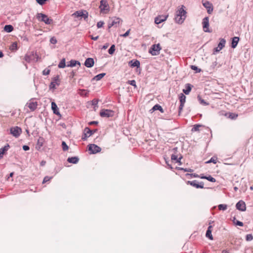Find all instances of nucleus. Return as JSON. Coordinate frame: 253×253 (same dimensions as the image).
I'll return each instance as SVG.
<instances>
[{
    "instance_id": "nucleus-1",
    "label": "nucleus",
    "mask_w": 253,
    "mask_h": 253,
    "mask_svg": "<svg viewBox=\"0 0 253 253\" xmlns=\"http://www.w3.org/2000/svg\"><path fill=\"white\" fill-rule=\"evenodd\" d=\"M185 6L182 5L180 8L176 11L175 21L176 23L181 24L183 23L186 17V11L184 10Z\"/></svg>"
},
{
    "instance_id": "nucleus-2",
    "label": "nucleus",
    "mask_w": 253,
    "mask_h": 253,
    "mask_svg": "<svg viewBox=\"0 0 253 253\" xmlns=\"http://www.w3.org/2000/svg\"><path fill=\"white\" fill-rule=\"evenodd\" d=\"M37 18L41 21L44 22L46 24H50L52 23V20L43 13H38Z\"/></svg>"
},
{
    "instance_id": "nucleus-3",
    "label": "nucleus",
    "mask_w": 253,
    "mask_h": 253,
    "mask_svg": "<svg viewBox=\"0 0 253 253\" xmlns=\"http://www.w3.org/2000/svg\"><path fill=\"white\" fill-rule=\"evenodd\" d=\"M100 12L103 13H107L109 11V5L107 1L105 0H101L100 1V5L99 6Z\"/></svg>"
},
{
    "instance_id": "nucleus-4",
    "label": "nucleus",
    "mask_w": 253,
    "mask_h": 253,
    "mask_svg": "<svg viewBox=\"0 0 253 253\" xmlns=\"http://www.w3.org/2000/svg\"><path fill=\"white\" fill-rule=\"evenodd\" d=\"M161 50V47L159 43L157 44H153L152 45L149 49V53L152 55H158L160 54V51Z\"/></svg>"
},
{
    "instance_id": "nucleus-5",
    "label": "nucleus",
    "mask_w": 253,
    "mask_h": 253,
    "mask_svg": "<svg viewBox=\"0 0 253 253\" xmlns=\"http://www.w3.org/2000/svg\"><path fill=\"white\" fill-rule=\"evenodd\" d=\"M72 16H74L75 17H82L84 19H86L88 18V13L85 10H78L74 12L72 14Z\"/></svg>"
},
{
    "instance_id": "nucleus-6",
    "label": "nucleus",
    "mask_w": 253,
    "mask_h": 253,
    "mask_svg": "<svg viewBox=\"0 0 253 253\" xmlns=\"http://www.w3.org/2000/svg\"><path fill=\"white\" fill-rule=\"evenodd\" d=\"M114 112L111 110L102 109L100 112V115L101 117L109 118L113 116Z\"/></svg>"
},
{
    "instance_id": "nucleus-7",
    "label": "nucleus",
    "mask_w": 253,
    "mask_h": 253,
    "mask_svg": "<svg viewBox=\"0 0 253 253\" xmlns=\"http://www.w3.org/2000/svg\"><path fill=\"white\" fill-rule=\"evenodd\" d=\"M60 81L59 76L57 75L52 79V82L50 83L49 85L50 89H55L56 88V85H59Z\"/></svg>"
},
{
    "instance_id": "nucleus-8",
    "label": "nucleus",
    "mask_w": 253,
    "mask_h": 253,
    "mask_svg": "<svg viewBox=\"0 0 253 253\" xmlns=\"http://www.w3.org/2000/svg\"><path fill=\"white\" fill-rule=\"evenodd\" d=\"M179 99L180 102V104L179 105L178 110V113L179 115L181 111H182L183 108L184 106V104L186 101V96L183 93H180L179 94Z\"/></svg>"
},
{
    "instance_id": "nucleus-9",
    "label": "nucleus",
    "mask_w": 253,
    "mask_h": 253,
    "mask_svg": "<svg viewBox=\"0 0 253 253\" xmlns=\"http://www.w3.org/2000/svg\"><path fill=\"white\" fill-rule=\"evenodd\" d=\"M88 150L90 154H96L100 152L101 148L95 144H92L88 145Z\"/></svg>"
},
{
    "instance_id": "nucleus-10",
    "label": "nucleus",
    "mask_w": 253,
    "mask_h": 253,
    "mask_svg": "<svg viewBox=\"0 0 253 253\" xmlns=\"http://www.w3.org/2000/svg\"><path fill=\"white\" fill-rule=\"evenodd\" d=\"M21 132L22 129L18 126L13 127L10 129V133L15 137L19 136Z\"/></svg>"
},
{
    "instance_id": "nucleus-11",
    "label": "nucleus",
    "mask_w": 253,
    "mask_h": 253,
    "mask_svg": "<svg viewBox=\"0 0 253 253\" xmlns=\"http://www.w3.org/2000/svg\"><path fill=\"white\" fill-rule=\"evenodd\" d=\"M203 28L204 32L210 33L211 31L209 30V19L208 17H206L203 19Z\"/></svg>"
},
{
    "instance_id": "nucleus-12",
    "label": "nucleus",
    "mask_w": 253,
    "mask_h": 253,
    "mask_svg": "<svg viewBox=\"0 0 253 253\" xmlns=\"http://www.w3.org/2000/svg\"><path fill=\"white\" fill-rule=\"evenodd\" d=\"M121 21V19L119 17H113L111 19V22L109 23L108 28H110L112 26L118 27L119 25L120 22Z\"/></svg>"
},
{
    "instance_id": "nucleus-13",
    "label": "nucleus",
    "mask_w": 253,
    "mask_h": 253,
    "mask_svg": "<svg viewBox=\"0 0 253 253\" xmlns=\"http://www.w3.org/2000/svg\"><path fill=\"white\" fill-rule=\"evenodd\" d=\"M188 184H190L191 186L196 187V188H204V183L203 182L199 183L198 181L195 180L192 181H188Z\"/></svg>"
},
{
    "instance_id": "nucleus-14",
    "label": "nucleus",
    "mask_w": 253,
    "mask_h": 253,
    "mask_svg": "<svg viewBox=\"0 0 253 253\" xmlns=\"http://www.w3.org/2000/svg\"><path fill=\"white\" fill-rule=\"evenodd\" d=\"M96 130L92 131L90 130L88 127H86L84 129V136L82 137V139L85 140L86 138L91 136L94 132H95Z\"/></svg>"
},
{
    "instance_id": "nucleus-15",
    "label": "nucleus",
    "mask_w": 253,
    "mask_h": 253,
    "mask_svg": "<svg viewBox=\"0 0 253 253\" xmlns=\"http://www.w3.org/2000/svg\"><path fill=\"white\" fill-rule=\"evenodd\" d=\"M27 105L31 111H33L37 108L38 103L37 101H34V100L31 99L27 102Z\"/></svg>"
},
{
    "instance_id": "nucleus-16",
    "label": "nucleus",
    "mask_w": 253,
    "mask_h": 253,
    "mask_svg": "<svg viewBox=\"0 0 253 253\" xmlns=\"http://www.w3.org/2000/svg\"><path fill=\"white\" fill-rule=\"evenodd\" d=\"M236 208L237 210L244 211L246 210V207L245 203L242 201L240 200L239 201L236 205Z\"/></svg>"
},
{
    "instance_id": "nucleus-17",
    "label": "nucleus",
    "mask_w": 253,
    "mask_h": 253,
    "mask_svg": "<svg viewBox=\"0 0 253 253\" xmlns=\"http://www.w3.org/2000/svg\"><path fill=\"white\" fill-rule=\"evenodd\" d=\"M225 43L226 41L224 39H221L217 47L214 49V53L218 52L221 50L225 46Z\"/></svg>"
},
{
    "instance_id": "nucleus-18",
    "label": "nucleus",
    "mask_w": 253,
    "mask_h": 253,
    "mask_svg": "<svg viewBox=\"0 0 253 253\" xmlns=\"http://www.w3.org/2000/svg\"><path fill=\"white\" fill-rule=\"evenodd\" d=\"M168 17V15H159L155 18V23L157 24H160L161 23L166 21Z\"/></svg>"
},
{
    "instance_id": "nucleus-19",
    "label": "nucleus",
    "mask_w": 253,
    "mask_h": 253,
    "mask_svg": "<svg viewBox=\"0 0 253 253\" xmlns=\"http://www.w3.org/2000/svg\"><path fill=\"white\" fill-rule=\"evenodd\" d=\"M94 61L93 59L92 58H88L85 60L84 65L87 68H91L94 65Z\"/></svg>"
},
{
    "instance_id": "nucleus-20",
    "label": "nucleus",
    "mask_w": 253,
    "mask_h": 253,
    "mask_svg": "<svg viewBox=\"0 0 253 253\" xmlns=\"http://www.w3.org/2000/svg\"><path fill=\"white\" fill-rule=\"evenodd\" d=\"M204 6L207 9V12L209 14H211L213 11V8L211 3L209 1H206L203 3Z\"/></svg>"
},
{
    "instance_id": "nucleus-21",
    "label": "nucleus",
    "mask_w": 253,
    "mask_h": 253,
    "mask_svg": "<svg viewBox=\"0 0 253 253\" xmlns=\"http://www.w3.org/2000/svg\"><path fill=\"white\" fill-rule=\"evenodd\" d=\"M44 142V138L42 137H40L38 139V141L36 145V149L38 150H40L42 147Z\"/></svg>"
},
{
    "instance_id": "nucleus-22",
    "label": "nucleus",
    "mask_w": 253,
    "mask_h": 253,
    "mask_svg": "<svg viewBox=\"0 0 253 253\" xmlns=\"http://www.w3.org/2000/svg\"><path fill=\"white\" fill-rule=\"evenodd\" d=\"M51 109H52L54 114L57 115H60V113L58 111V108L57 107V106L54 102H51Z\"/></svg>"
},
{
    "instance_id": "nucleus-23",
    "label": "nucleus",
    "mask_w": 253,
    "mask_h": 253,
    "mask_svg": "<svg viewBox=\"0 0 253 253\" xmlns=\"http://www.w3.org/2000/svg\"><path fill=\"white\" fill-rule=\"evenodd\" d=\"M76 65H81V63L79 61H76L75 60H71L69 63H67V66L73 67H75Z\"/></svg>"
},
{
    "instance_id": "nucleus-24",
    "label": "nucleus",
    "mask_w": 253,
    "mask_h": 253,
    "mask_svg": "<svg viewBox=\"0 0 253 253\" xmlns=\"http://www.w3.org/2000/svg\"><path fill=\"white\" fill-rule=\"evenodd\" d=\"M239 41V38L238 37H234L232 38V44H231V47L233 48H235L236 47Z\"/></svg>"
},
{
    "instance_id": "nucleus-25",
    "label": "nucleus",
    "mask_w": 253,
    "mask_h": 253,
    "mask_svg": "<svg viewBox=\"0 0 253 253\" xmlns=\"http://www.w3.org/2000/svg\"><path fill=\"white\" fill-rule=\"evenodd\" d=\"M9 148V145L7 144L0 149V159L3 157L4 153L8 150Z\"/></svg>"
},
{
    "instance_id": "nucleus-26",
    "label": "nucleus",
    "mask_w": 253,
    "mask_h": 253,
    "mask_svg": "<svg viewBox=\"0 0 253 253\" xmlns=\"http://www.w3.org/2000/svg\"><path fill=\"white\" fill-rule=\"evenodd\" d=\"M79 159L77 157H69L67 159V161L70 163L76 164L78 163Z\"/></svg>"
},
{
    "instance_id": "nucleus-27",
    "label": "nucleus",
    "mask_w": 253,
    "mask_h": 253,
    "mask_svg": "<svg viewBox=\"0 0 253 253\" xmlns=\"http://www.w3.org/2000/svg\"><path fill=\"white\" fill-rule=\"evenodd\" d=\"M129 65L132 67H139L140 66V62L137 60L134 61L131 60L129 62Z\"/></svg>"
},
{
    "instance_id": "nucleus-28",
    "label": "nucleus",
    "mask_w": 253,
    "mask_h": 253,
    "mask_svg": "<svg viewBox=\"0 0 253 253\" xmlns=\"http://www.w3.org/2000/svg\"><path fill=\"white\" fill-rule=\"evenodd\" d=\"M191 90V85L190 84H186V88L183 89V92L185 94H189Z\"/></svg>"
},
{
    "instance_id": "nucleus-29",
    "label": "nucleus",
    "mask_w": 253,
    "mask_h": 253,
    "mask_svg": "<svg viewBox=\"0 0 253 253\" xmlns=\"http://www.w3.org/2000/svg\"><path fill=\"white\" fill-rule=\"evenodd\" d=\"M151 110H152L153 111H154L155 110H159L161 113H163L164 112V110L162 108V106H160L159 104H156V105H154L153 107V108L151 109Z\"/></svg>"
},
{
    "instance_id": "nucleus-30",
    "label": "nucleus",
    "mask_w": 253,
    "mask_h": 253,
    "mask_svg": "<svg viewBox=\"0 0 253 253\" xmlns=\"http://www.w3.org/2000/svg\"><path fill=\"white\" fill-rule=\"evenodd\" d=\"M4 30L7 33H10L13 30V27L11 25H6L4 27Z\"/></svg>"
},
{
    "instance_id": "nucleus-31",
    "label": "nucleus",
    "mask_w": 253,
    "mask_h": 253,
    "mask_svg": "<svg viewBox=\"0 0 253 253\" xmlns=\"http://www.w3.org/2000/svg\"><path fill=\"white\" fill-rule=\"evenodd\" d=\"M197 98L201 104L204 106H207L209 105V103L205 101L204 99H203L200 95H198L197 96Z\"/></svg>"
},
{
    "instance_id": "nucleus-32",
    "label": "nucleus",
    "mask_w": 253,
    "mask_h": 253,
    "mask_svg": "<svg viewBox=\"0 0 253 253\" xmlns=\"http://www.w3.org/2000/svg\"><path fill=\"white\" fill-rule=\"evenodd\" d=\"M105 75H106L105 73H101V74H98L97 75L95 76L93 78V80L97 81H99L102 78H103L105 76Z\"/></svg>"
},
{
    "instance_id": "nucleus-33",
    "label": "nucleus",
    "mask_w": 253,
    "mask_h": 253,
    "mask_svg": "<svg viewBox=\"0 0 253 253\" xmlns=\"http://www.w3.org/2000/svg\"><path fill=\"white\" fill-rule=\"evenodd\" d=\"M66 60L65 58L62 59V60L59 62L58 67L59 68H64L66 66Z\"/></svg>"
},
{
    "instance_id": "nucleus-34",
    "label": "nucleus",
    "mask_w": 253,
    "mask_h": 253,
    "mask_svg": "<svg viewBox=\"0 0 253 253\" xmlns=\"http://www.w3.org/2000/svg\"><path fill=\"white\" fill-rule=\"evenodd\" d=\"M9 49L11 51H14L17 50V44L16 42H13L12 44L10 45Z\"/></svg>"
},
{
    "instance_id": "nucleus-35",
    "label": "nucleus",
    "mask_w": 253,
    "mask_h": 253,
    "mask_svg": "<svg viewBox=\"0 0 253 253\" xmlns=\"http://www.w3.org/2000/svg\"><path fill=\"white\" fill-rule=\"evenodd\" d=\"M115 51V45L114 44H112L108 50V53L109 54L112 55L113 54H114Z\"/></svg>"
},
{
    "instance_id": "nucleus-36",
    "label": "nucleus",
    "mask_w": 253,
    "mask_h": 253,
    "mask_svg": "<svg viewBox=\"0 0 253 253\" xmlns=\"http://www.w3.org/2000/svg\"><path fill=\"white\" fill-rule=\"evenodd\" d=\"M88 91H87L85 89H79L78 93L82 96H86L88 94Z\"/></svg>"
},
{
    "instance_id": "nucleus-37",
    "label": "nucleus",
    "mask_w": 253,
    "mask_h": 253,
    "mask_svg": "<svg viewBox=\"0 0 253 253\" xmlns=\"http://www.w3.org/2000/svg\"><path fill=\"white\" fill-rule=\"evenodd\" d=\"M182 158L181 157H180L178 159L177 158V156L174 154H172L171 156V159L172 160H175L176 163H180V160Z\"/></svg>"
},
{
    "instance_id": "nucleus-38",
    "label": "nucleus",
    "mask_w": 253,
    "mask_h": 253,
    "mask_svg": "<svg viewBox=\"0 0 253 253\" xmlns=\"http://www.w3.org/2000/svg\"><path fill=\"white\" fill-rule=\"evenodd\" d=\"M218 209L221 211H225L227 208V206L225 204H220L218 206Z\"/></svg>"
},
{
    "instance_id": "nucleus-39",
    "label": "nucleus",
    "mask_w": 253,
    "mask_h": 253,
    "mask_svg": "<svg viewBox=\"0 0 253 253\" xmlns=\"http://www.w3.org/2000/svg\"><path fill=\"white\" fill-rule=\"evenodd\" d=\"M206 236L210 239L212 240L213 238L211 234V230H207Z\"/></svg>"
},
{
    "instance_id": "nucleus-40",
    "label": "nucleus",
    "mask_w": 253,
    "mask_h": 253,
    "mask_svg": "<svg viewBox=\"0 0 253 253\" xmlns=\"http://www.w3.org/2000/svg\"><path fill=\"white\" fill-rule=\"evenodd\" d=\"M62 149L64 151H66L68 150V148H69L68 146L66 144V143L65 141H62Z\"/></svg>"
},
{
    "instance_id": "nucleus-41",
    "label": "nucleus",
    "mask_w": 253,
    "mask_h": 253,
    "mask_svg": "<svg viewBox=\"0 0 253 253\" xmlns=\"http://www.w3.org/2000/svg\"><path fill=\"white\" fill-rule=\"evenodd\" d=\"M213 163V164H216L217 163V158H214V157H212L211 158V159L210 160H209L208 161L206 162V164H209V163Z\"/></svg>"
},
{
    "instance_id": "nucleus-42",
    "label": "nucleus",
    "mask_w": 253,
    "mask_h": 253,
    "mask_svg": "<svg viewBox=\"0 0 253 253\" xmlns=\"http://www.w3.org/2000/svg\"><path fill=\"white\" fill-rule=\"evenodd\" d=\"M191 68L195 70L196 71V73H200L201 71V69L198 68V67L195 66V65H191Z\"/></svg>"
},
{
    "instance_id": "nucleus-43",
    "label": "nucleus",
    "mask_w": 253,
    "mask_h": 253,
    "mask_svg": "<svg viewBox=\"0 0 253 253\" xmlns=\"http://www.w3.org/2000/svg\"><path fill=\"white\" fill-rule=\"evenodd\" d=\"M206 179H207L208 180L211 182H215L216 181L215 179L211 175L206 176Z\"/></svg>"
},
{
    "instance_id": "nucleus-44",
    "label": "nucleus",
    "mask_w": 253,
    "mask_h": 253,
    "mask_svg": "<svg viewBox=\"0 0 253 253\" xmlns=\"http://www.w3.org/2000/svg\"><path fill=\"white\" fill-rule=\"evenodd\" d=\"M201 126V125H195L192 128V131H196L199 130V127Z\"/></svg>"
},
{
    "instance_id": "nucleus-45",
    "label": "nucleus",
    "mask_w": 253,
    "mask_h": 253,
    "mask_svg": "<svg viewBox=\"0 0 253 253\" xmlns=\"http://www.w3.org/2000/svg\"><path fill=\"white\" fill-rule=\"evenodd\" d=\"M253 239V236L252 234H247L246 235V240L247 241H251Z\"/></svg>"
},
{
    "instance_id": "nucleus-46",
    "label": "nucleus",
    "mask_w": 253,
    "mask_h": 253,
    "mask_svg": "<svg viewBox=\"0 0 253 253\" xmlns=\"http://www.w3.org/2000/svg\"><path fill=\"white\" fill-rule=\"evenodd\" d=\"M128 84L130 85H131L134 87H136V82L135 80H131L128 81Z\"/></svg>"
},
{
    "instance_id": "nucleus-47",
    "label": "nucleus",
    "mask_w": 253,
    "mask_h": 253,
    "mask_svg": "<svg viewBox=\"0 0 253 253\" xmlns=\"http://www.w3.org/2000/svg\"><path fill=\"white\" fill-rule=\"evenodd\" d=\"M51 178H52V177H49V176H46L44 177V178L43 180L42 183H44L47 181H49Z\"/></svg>"
},
{
    "instance_id": "nucleus-48",
    "label": "nucleus",
    "mask_w": 253,
    "mask_h": 253,
    "mask_svg": "<svg viewBox=\"0 0 253 253\" xmlns=\"http://www.w3.org/2000/svg\"><path fill=\"white\" fill-rule=\"evenodd\" d=\"M179 169L181 170H183L185 172H192L193 171V169H184V168H179Z\"/></svg>"
},
{
    "instance_id": "nucleus-49",
    "label": "nucleus",
    "mask_w": 253,
    "mask_h": 253,
    "mask_svg": "<svg viewBox=\"0 0 253 253\" xmlns=\"http://www.w3.org/2000/svg\"><path fill=\"white\" fill-rule=\"evenodd\" d=\"M50 42L52 44H56L57 43V40L54 37H52L50 39Z\"/></svg>"
},
{
    "instance_id": "nucleus-50",
    "label": "nucleus",
    "mask_w": 253,
    "mask_h": 253,
    "mask_svg": "<svg viewBox=\"0 0 253 253\" xmlns=\"http://www.w3.org/2000/svg\"><path fill=\"white\" fill-rule=\"evenodd\" d=\"M50 71L49 69H45L42 71V74L43 75H48L49 74Z\"/></svg>"
},
{
    "instance_id": "nucleus-51",
    "label": "nucleus",
    "mask_w": 253,
    "mask_h": 253,
    "mask_svg": "<svg viewBox=\"0 0 253 253\" xmlns=\"http://www.w3.org/2000/svg\"><path fill=\"white\" fill-rule=\"evenodd\" d=\"M104 24V22L103 21H99L97 23V28H101L103 26Z\"/></svg>"
},
{
    "instance_id": "nucleus-52",
    "label": "nucleus",
    "mask_w": 253,
    "mask_h": 253,
    "mask_svg": "<svg viewBox=\"0 0 253 253\" xmlns=\"http://www.w3.org/2000/svg\"><path fill=\"white\" fill-rule=\"evenodd\" d=\"M36 1L40 5H43L46 1L47 0H36Z\"/></svg>"
},
{
    "instance_id": "nucleus-53",
    "label": "nucleus",
    "mask_w": 253,
    "mask_h": 253,
    "mask_svg": "<svg viewBox=\"0 0 253 253\" xmlns=\"http://www.w3.org/2000/svg\"><path fill=\"white\" fill-rule=\"evenodd\" d=\"M130 31V29L128 30L125 34L121 35V36L123 37H126L128 36L129 34Z\"/></svg>"
},
{
    "instance_id": "nucleus-54",
    "label": "nucleus",
    "mask_w": 253,
    "mask_h": 253,
    "mask_svg": "<svg viewBox=\"0 0 253 253\" xmlns=\"http://www.w3.org/2000/svg\"><path fill=\"white\" fill-rule=\"evenodd\" d=\"M98 100L94 99L92 101V105L94 106V107L97 106V104H98Z\"/></svg>"
},
{
    "instance_id": "nucleus-55",
    "label": "nucleus",
    "mask_w": 253,
    "mask_h": 253,
    "mask_svg": "<svg viewBox=\"0 0 253 253\" xmlns=\"http://www.w3.org/2000/svg\"><path fill=\"white\" fill-rule=\"evenodd\" d=\"M186 175H190L191 176L193 177H199V175L196 173H191V174L187 173V174H186Z\"/></svg>"
},
{
    "instance_id": "nucleus-56",
    "label": "nucleus",
    "mask_w": 253,
    "mask_h": 253,
    "mask_svg": "<svg viewBox=\"0 0 253 253\" xmlns=\"http://www.w3.org/2000/svg\"><path fill=\"white\" fill-rule=\"evenodd\" d=\"M236 225L240 226H243V223L240 221H237L236 222H235Z\"/></svg>"
},
{
    "instance_id": "nucleus-57",
    "label": "nucleus",
    "mask_w": 253,
    "mask_h": 253,
    "mask_svg": "<svg viewBox=\"0 0 253 253\" xmlns=\"http://www.w3.org/2000/svg\"><path fill=\"white\" fill-rule=\"evenodd\" d=\"M23 149L24 151H28L30 149V147L27 145H24L23 146Z\"/></svg>"
},
{
    "instance_id": "nucleus-58",
    "label": "nucleus",
    "mask_w": 253,
    "mask_h": 253,
    "mask_svg": "<svg viewBox=\"0 0 253 253\" xmlns=\"http://www.w3.org/2000/svg\"><path fill=\"white\" fill-rule=\"evenodd\" d=\"M98 123L97 121H91L89 123V125H97Z\"/></svg>"
},
{
    "instance_id": "nucleus-59",
    "label": "nucleus",
    "mask_w": 253,
    "mask_h": 253,
    "mask_svg": "<svg viewBox=\"0 0 253 253\" xmlns=\"http://www.w3.org/2000/svg\"><path fill=\"white\" fill-rule=\"evenodd\" d=\"M109 43H106V44H105L103 47H102V49H106V48H108V47L109 46Z\"/></svg>"
},
{
    "instance_id": "nucleus-60",
    "label": "nucleus",
    "mask_w": 253,
    "mask_h": 253,
    "mask_svg": "<svg viewBox=\"0 0 253 253\" xmlns=\"http://www.w3.org/2000/svg\"><path fill=\"white\" fill-rule=\"evenodd\" d=\"M98 36L93 37L91 36V39L93 41H96L98 39Z\"/></svg>"
},
{
    "instance_id": "nucleus-61",
    "label": "nucleus",
    "mask_w": 253,
    "mask_h": 253,
    "mask_svg": "<svg viewBox=\"0 0 253 253\" xmlns=\"http://www.w3.org/2000/svg\"><path fill=\"white\" fill-rule=\"evenodd\" d=\"M46 164V162L45 161H42L41 162V165L42 166H43L45 165Z\"/></svg>"
},
{
    "instance_id": "nucleus-62",
    "label": "nucleus",
    "mask_w": 253,
    "mask_h": 253,
    "mask_svg": "<svg viewBox=\"0 0 253 253\" xmlns=\"http://www.w3.org/2000/svg\"><path fill=\"white\" fill-rule=\"evenodd\" d=\"M199 177H200L202 179H206V176H204L203 175H201V176H199Z\"/></svg>"
},
{
    "instance_id": "nucleus-63",
    "label": "nucleus",
    "mask_w": 253,
    "mask_h": 253,
    "mask_svg": "<svg viewBox=\"0 0 253 253\" xmlns=\"http://www.w3.org/2000/svg\"><path fill=\"white\" fill-rule=\"evenodd\" d=\"M212 226L211 225H210L209 227H208V230H211V228H212Z\"/></svg>"
},
{
    "instance_id": "nucleus-64",
    "label": "nucleus",
    "mask_w": 253,
    "mask_h": 253,
    "mask_svg": "<svg viewBox=\"0 0 253 253\" xmlns=\"http://www.w3.org/2000/svg\"><path fill=\"white\" fill-rule=\"evenodd\" d=\"M3 56V54L1 51H0V58L2 57Z\"/></svg>"
}]
</instances>
